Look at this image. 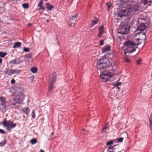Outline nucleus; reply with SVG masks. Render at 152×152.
<instances>
[{
    "instance_id": "13d9d810",
    "label": "nucleus",
    "mask_w": 152,
    "mask_h": 152,
    "mask_svg": "<svg viewBox=\"0 0 152 152\" xmlns=\"http://www.w3.org/2000/svg\"><path fill=\"white\" fill-rule=\"evenodd\" d=\"M46 21H47V22H49V20H47Z\"/></svg>"
},
{
    "instance_id": "20e7f679",
    "label": "nucleus",
    "mask_w": 152,
    "mask_h": 152,
    "mask_svg": "<svg viewBox=\"0 0 152 152\" xmlns=\"http://www.w3.org/2000/svg\"><path fill=\"white\" fill-rule=\"evenodd\" d=\"M117 72L116 67H111V69H109L108 70L103 72L100 75V77L103 82H106L110 80V79L113 75H116Z\"/></svg>"
},
{
    "instance_id": "a19ab883",
    "label": "nucleus",
    "mask_w": 152,
    "mask_h": 152,
    "mask_svg": "<svg viewBox=\"0 0 152 152\" xmlns=\"http://www.w3.org/2000/svg\"><path fill=\"white\" fill-rule=\"evenodd\" d=\"M149 121L150 122H152V112L151 113L149 117Z\"/></svg>"
},
{
    "instance_id": "2eb2a0df",
    "label": "nucleus",
    "mask_w": 152,
    "mask_h": 152,
    "mask_svg": "<svg viewBox=\"0 0 152 152\" xmlns=\"http://www.w3.org/2000/svg\"><path fill=\"white\" fill-rule=\"evenodd\" d=\"M130 8L134 10H138L139 9V6L137 5L132 4L130 6Z\"/></svg>"
},
{
    "instance_id": "f257e3e1",
    "label": "nucleus",
    "mask_w": 152,
    "mask_h": 152,
    "mask_svg": "<svg viewBox=\"0 0 152 152\" xmlns=\"http://www.w3.org/2000/svg\"><path fill=\"white\" fill-rule=\"evenodd\" d=\"M139 35L142 36L143 39L138 38L136 39L134 42L131 40H128L126 41L124 44V54L128 56L127 54L132 53L136 50V48L137 47V46L140 44L141 41L139 42L140 40L145 41L146 40V37L144 32H141L139 33Z\"/></svg>"
},
{
    "instance_id": "8fccbe9b",
    "label": "nucleus",
    "mask_w": 152,
    "mask_h": 152,
    "mask_svg": "<svg viewBox=\"0 0 152 152\" xmlns=\"http://www.w3.org/2000/svg\"><path fill=\"white\" fill-rule=\"evenodd\" d=\"M54 132H52L51 134V135H50V137H53V135H54Z\"/></svg>"
},
{
    "instance_id": "6e6552de",
    "label": "nucleus",
    "mask_w": 152,
    "mask_h": 152,
    "mask_svg": "<svg viewBox=\"0 0 152 152\" xmlns=\"http://www.w3.org/2000/svg\"><path fill=\"white\" fill-rule=\"evenodd\" d=\"M129 10L126 9H120L118 13V16L120 18L125 17L128 15Z\"/></svg>"
},
{
    "instance_id": "4c0bfd02",
    "label": "nucleus",
    "mask_w": 152,
    "mask_h": 152,
    "mask_svg": "<svg viewBox=\"0 0 152 152\" xmlns=\"http://www.w3.org/2000/svg\"><path fill=\"white\" fill-rule=\"evenodd\" d=\"M29 49H28V48H26V47L23 48V51L24 52H28L29 51Z\"/></svg>"
},
{
    "instance_id": "39448f33",
    "label": "nucleus",
    "mask_w": 152,
    "mask_h": 152,
    "mask_svg": "<svg viewBox=\"0 0 152 152\" xmlns=\"http://www.w3.org/2000/svg\"><path fill=\"white\" fill-rule=\"evenodd\" d=\"M1 124L4 127H6L8 131L15 128L16 126L15 123L10 121H7L6 118L4 119L1 123Z\"/></svg>"
},
{
    "instance_id": "4be33fe9",
    "label": "nucleus",
    "mask_w": 152,
    "mask_h": 152,
    "mask_svg": "<svg viewBox=\"0 0 152 152\" xmlns=\"http://www.w3.org/2000/svg\"><path fill=\"white\" fill-rule=\"evenodd\" d=\"M124 139V138L123 137H120L119 138H117L115 140H114V141L115 142H122Z\"/></svg>"
},
{
    "instance_id": "412c9836",
    "label": "nucleus",
    "mask_w": 152,
    "mask_h": 152,
    "mask_svg": "<svg viewBox=\"0 0 152 152\" xmlns=\"http://www.w3.org/2000/svg\"><path fill=\"white\" fill-rule=\"evenodd\" d=\"M21 45V43L19 42H17L15 43V44L13 46V48H16L20 46Z\"/></svg>"
},
{
    "instance_id": "aec40b11",
    "label": "nucleus",
    "mask_w": 152,
    "mask_h": 152,
    "mask_svg": "<svg viewBox=\"0 0 152 152\" xmlns=\"http://www.w3.org/2000/svg\"><path fill=\"white\" fill-rule=\"evenodd\" d=\"M142 2L143 3L144 5L148 4V3H150L152 2L151 0H141Z\"/></svg>"
},
{
    "instance_id": "f8f14e48",
    "label": "nucleus",
    "mask_w": 152,
    "mask_h": 152,
    "mask_svg": "<svg viewBox=\"0 0 152 152\" xmlns=\"http://www.w3.org/2000/svg\"><path fill=\"white\" fill-rule=\"evenodd\" d=\"M23 62V61L20 60V58L19 59L16 58L12 60L10 63L12 64H19Z\"/></svg>"
},
{
    "instance_id": "c85d7f7f",
    "label": "nucleus",
    "mask_w": 152,
    "mask_h": 152,
    "mask_svg": "<svg viewBox=\"0 0 152 152\" xmlns=\"http://www.w3.org/2000/svg\"><path fill=\"white\" fill-rule=\"evenodd\" d=\"M6 54L7 53L5 52H0V56L1 57H4L6 56Z\"/></svg>"
},
{
    "instance_id": "5701e85b",
    "label": "nucleus",
    "mask_w": 152,
    "mask_h": 152,
    "mask_svg": "<svg viewBox=\"0 0 152 152\" xmlns=\"http://www.w3.org/2000/svg\"><path fill=\"white\" fill-rule=\"evenodd\" d=\"M7 142V140L6 139H4L2 141L0 142V147H2L4 146L6 143Z\"/></svg>"
},
{
    "instance_id": "6e6d98bb",
    "label": "nucleus",
    "mask_w": 152,
    "mask_h": 152,
    "mask_svg": "<svg viewBox=\"0 0 152 152\" xmlns=\"http://www.w3.org/2000/svg\"><path fill=\"white\" fill-rule=\"evenodd\" d=\"M31 25V24L30 23H28V26H29Z\"/></svg>"
},
{
    "instance_id": "473e14b6",
    "label": "nucleus",
    "mask_w": 152,
    "mask_h": 152,
    "mask_svg": "<svg viewBox=\"0 0 152 152\" xmlns=\"http://www.w3.org/2000/svg\"><path fill=\"white\" fill-rule=\"evenodd\" d=\"M106 5L108 7L107 10H108L111 7V4L110 3L107 2L106 4Z\"/></svg>"
},
{
    "instance_id": "864d4df0",
    "label": "nucleus",
    "mask_w": 152,
    "mask_h": 152,
    "mask_svg": "<svg viewBox=\"0 0 152 152\" xmlns=\"http://www.w3.org/2000/svg\"><path fill=\"white\" fill-rule=\"evenodd\" d=\"M39 152H44V151L43 150L41 149Z\"/></svg>"
},
{
    "instance_id": "b1692460",
    "label": "nucleus",
    "mask_w": 152,
    "mask_h": 152,
    "mask_svg": "<svg viewBox=\"0 0 152 152\" xmlns=\"http://www.w3.org/2000/svg\"><path fill=\"white\" fill-rule=\"evenodd\" d=\"M37 70V68L35 67H32L31 69V71L33 73H35L36 72Z\"/></svg>"
},
{
    "instance_id": "09e8293b",
    "label": "nucleus",
    "mask_w": 152,
    "mask_h": 152,
    "mask_svg": "<svg viewBox=\"0 0 152 152\" xmlns=\"http://www.w3.org/2000/svg\"><path fill=\"white\" fill-rule=\"evenodd\" d=\"M104 27V25H102V26H100L99 28H103Z\"/></svg>"
},
{
    "instance_id": "49530a36",
    "label": "nucleus",
    "mask_w": 152,
    "mask_h": 152,
    "mask_svg": "<svg viewBox=\"0 0 152 152\" xmlns=\"http://www.w3.org/2000/svg\"><path fill=\"white\" fill-rule=\"evenodd\" d=\"M15 81L14 79H12L11 81V84H13L15 83Z\"/></svg>"
},
{
    "instance_id": "dca6fc26",
    "label": "nucleus",
    "mask_w": 152,
    "mask_h": 152,
    "mask_svg": "<svg viewBox=\"0 0 152 152\" xmlns=\"http://www.w3.org/2000/svg\"><path fill=\"white\" fill-rule=\"evenodd\" d=\"M25 58L26 59V61H33V60L32 58L31 57V54H28L26 55L25 56Z\"/></svg>"
},
{
    "instance_id": "a18cd8bd",
    "label": "nucleus",
    "mask_w": 152,
    "mask_h": 152,
    "mask_svg": "<svg viewBox=\"0 0 152 152\" xmlns=\"http://www.w3.org/2000/svg\"><path fill=\"white\" fill-rule=\"evenodd\" d=\"M0 133L4 134L5 133V132L4 130L2 129H0Z\"/></svg>"
},
{
    "instance_id": "bb28decb",
    "label": "nucleus",
    "mask_w": 152,
    "mask_h": 152,
    "mask_svg": "<svg viewBox=\"0 0 152 152\" xmlns=\"http://www.w3.org/2000/svg\"><path fill=\"white\" fill-rule=\"evenodd\" d=\"M30 142L32 144H34L37 142V140L35 138H33L30 140Z\"/></svg>"
},
{
    "instance_id": "ddd939ff",
    "label": "nucleus",
    "mask_w": 152,
    "mask_h": 152,
    "mask_svg": "<svg viewBox=\"0 0 152 152\" xmlns=\"http://www.w3.org/2000/svg\"><path fill=\"white\" fill-rule=\"evenodd\" d=\"M110 47L109 45H106L102 49V52L103 53L109 51L110 50Z\"/></svg>"
},
{
    "instance_id": "cd10ccee",
    "label": "nucleus",
    "mask_w": 152,
    "mask_h": 152,
    "mask_svg": "<svg viewBox=\"0 0 152 152\" xmlns=\"http://www.w3.org/2000/svg\"><path fill=\"white\" fill-rule=\"evenodd\" d=\"M122 85V83L120 82L115 83L114 84V85L115 86L117 87L118 89H120V88L118 86H121Z\"/></svg>"
},
{
    "instance_id": "37998d69",
    "label": "nucleus",
    "mask_w": 152,
    "mask_h": 152,
    "mask_svg": "<svg viewBox=\"0 0 152 152\" xmlns=\"http://www.w3.org/2000/svg\"><path fill=\"white\" fill-rule=\"evenodd\" d=\"M104 44V40H102L100 41V45H102Z\"/></svg>"
},
{
    "instance_id": "a211bd4d",
    "label": "nucleus",
    "mask_w": 152,
    "mask_h": 152,
    "mask_svg": "<svg viewBox=\"0 0 152 152\" xmlns=\"http://www.w3.org/2000/svg\"><path fill=\"white\" fill-rule=\"evenodd\" d=\"M23 112L27 115H28L30 112V110L28 107H25L22 110Z\"/></svg>"
},
{
    "instance_id": "ea45409f",
    "label": "nucleus",
    "mask_w": 152,
    "mask_h": 152,
    "mask_svg": "<svg viewBox=\"0 0 152 152\" xmlns=\"http://www.w3.org/2000/svg\"><path fill=\"white\" fill-rule=\"evenodd\" d=\"M142 61V60L140 58L137 61V64L139 65L140 64Z\"/></svg>"
},
{
    "instance_id": "f704fd0d",
    "label": "nucleus",
    "mask_w": 152,
    "mask_h": 152,
    "mask_svg": "<svg viewBox=\"0 0 152 152\" xmlns=\"http://www.w3.org/2000/svg\"><path fill=\"white\" fill-rule=\"evenodd\" d=\"M129 2V0H123V3L124 4L127 5Z\"/></svg>"
},
{
    "instance_id": "de8ad7c7",
    "label": "nucleus",
    "mask_w": 152,
    "mask_h": 152,
    "mask_svg": "<svg viewBox=\"0 0 152 152\" xmlns=\"http://www.w3.org/2000/svg\"><path fill=\"white\" fill-rule=\"evenodd\" d=\"M125 61L126 62H130V60L127 58L125 59Z\"/></svg>"
},
{
    "instance_id": "bf43d9fd",
    "label": "nucleus",
    "mask_w": 152,
    "mask_h": 152,
    "mask_svg": "<svg viewBox=\"0 0 152 152\" xmlns=\"http://www.w3.org/2000/svg\"><path fill=\"white\" fill-rule=\"evenodd\" d=\"M137 30H140V29H137Z\"/></svg>"
},
{
    "instance_id": "c9c22d12",
    "label": "nucleus",
    "mask_w": 152,
    "mask_h": 152,
    "mask_svg": "<svg viewBox=\"0 0 152 152\" xmlns=\"http://www.w3.org/2000/svg\"><path fill=\"white\" fill-rule=\"evenodd\" d=\"M108 129V128L106 126V127H104L102 130V132H103V133H105V132H106V131H105V130L107 129Z\"/></svg>"
},
{
    "instance_id": "7ed1b4c3",
    "label": "nucleus",
    "mask_w": 152,
    "mask_h": 152,
    "mask_svg": "<svg viewBox=\"0 0 152 152\" xmlns=\"http://www.w3.org/2000/svg\"><path fill=\"white\" fill-rule=\"evenodd\" d=\"M23 90L20 89V91H17L15 94V97L13 99L14 102L10 104L11 107L14 109H17L18 107L17 104H21L24 99V96L22 93Z\"/></svg>"
},
{
    "instance_id": "e433bc0d",
    "label": "nucleus",
    "mask_w": 152,
    "mask_h": 152,
    "mask_svg": "<svg viewBox=\"0 0 152 152\" xmlns=\"http://www.w3.org/2000/svg\"><path fill=\"white\" fill-rule=\"evenodd\" d=\"M39 7H40V8L39 9V10H42V12L45 9V7H43L42 6V5L40 6H39Z\"/></svg>"
},
{
    "instance_id": "f3484780",
    "label": "nucleus",
    "mask_w": 152,
    "mask_h": 152,
    "mask_svg": "<svg viewBox=\"0 0 152 152\" xmlns=\"http://www.w3.org/2000/svg\"><path fill=\"white\" fill-rule=\"evenodd\" d=\"M99 20H93L91 21V23L90 26V28L93 27L99 21Z\"/></svg>"
},
{
    "instance_id": "6ab92c4d",
    "label": "nucleus",
    "mask_w": 152,
    "mask_h": 152,
    "mask_svg": "<svg viewBox=\"0 0 152 152\" xmlns=\"http://www.w3.org/2000/svg\"><path fill=\"white\" fill-rule=\"evenodd\" d=\"M146 26L143 23L140 24L137 28H146Z\"/></svg>"
},
{
    "instance_id": "a878e982",
    "label": "nucleus",
    "mask_w": 152,
    "mask_h": 152,
    "mask_svg": "<svg viewBox=\"0 0 152 152\" xmlns=\"http://www.w3.org/2000/svg\"><path fill=\"white\" fill-rule=\"evenodd\" d=\"M20 72V71L19 70L17 69H13V74H19Z\"/></svg>"
},
{
    "instance_id": "423d86ee",
    "label": "nucleus",
    "mask_w": 152,
    "mask_h": 152,
    "mask_svg": "<svg viewBox=\"0 0 152 152\" xmlns=\"http://www.w3.org/2000/svg\"><path fill=\"white\" fill-rule=\"evenodd\" d=\"M56 79V73L55 72H53L52 74L51 77V79L50 82V85L48 88V91H51L53 87V86Z\"/></svg>"
},
{
    "instance_id": "c03bdc74",
    "label": "nucleus",
    "mask_w": 152,
    "mask_h": 152,
    "mask_svg": "<svg viewBox=\"0 0 152 152\" xmlns=\"http://www.w3.org/2000/svg\"><path fill=\"white\" fill-rule=\"evenodd\" d=\"M149 126L150 127L151 130H152V122H150Z\"/></svg>"
},
{
    "instance_id": "9b49d317",
    "label": "nucleus",
    "mask_w": 152,
    "mask_h": 152,
    "mask_svg": "<svg viewBox=\"0 0 152 152\" xmlns=\"http://www.w3.org/2000/svg\"><path fill=\"white\" fill-rule=\"evenodd\" d=\"M129 29H118V33L122 34H127L129 31Z\"/></svg>"
},
{
    "instance_id": "0eeeda50",
    "label": "nucleus",
    "mask_w": 152,
    "mask_h": 152,
    "mask_svg": "<svg viewBox=\"0 0 152 152\" xmlns=\"http://www.w3.org/2000/svg\"><path fill=\"white\" fill-rule=\"evenodd\" d=\"M78 20V16L77 14L72 16L71 18H69V26L71 27H74L75 25L76 22Z\"/></svg>"
},
{
    "instance_id": "72a5a7b5",
    "label": "nucleus",
    "mask_w": 152,
    "mask_h": 152,
    "mask_svg": "<svg viewBox=\"0 0 152 152\" xmlns=\"http://www.w3.org/2000/svg\"><path fill=\"white\" fill-rule=\"evenodd\" d=\"M31 117L33 118H34L35 117V115L34 110H33L32 112Z\"/></svg>"
},
{
    "instance_id": "4468645a",
    "label": "nucleus",
    "mask_w": 152,
    "mask_h": 152,
    "mask_svg": "<svg viewBox=\"0 0 152 152\" xmlns=\"http://www.w3.org/2000/svg\"><path fill=\"white\" fill-rule=\"evenodd\" d=\"M45 5L48 10H50L52 8H53V6L51 4H50L49 3H46Z\"/></svg>"
},
{
    "instance_id": "3c124183",
    "label": "nucleus",
    "mask_w": 152,
    "mask_h": 152,
    "mask_svg": "<svg viewBox=\"0 0 152 152\" xmlns=\"http://www.w3.org/2000/svg\"><path fill=\"white\" fill-rule=\"evenodd\" d=\"M2 61V60L1 58H0V64H1Z\"/></svg>"
},
{
    "instance_id": "7c9ffc66",
    "label": "nucleus",
    "mask_w": 152,
    "mask_h": 152,
    "mask_svg": "<svg viewBox=\"0 0 152 152\" xmlns=\"http://www.w3.org/2000/svg\"><path fill=\"white\" fill-rule=\"evenodd\" d=\"M113 147L110 146L108 149V152H113Z\"/></svg>"
},
{
    "instance_id": "1a4fd4ad",
    "label": "nucleus",
    "mask_w": 152,
    "mask_h": 152,
    "mask_svg": "<svg viewBox=\"0 0 152 152\" xmlns=\"http://www.w3.org/2000/svg\"><path fill=\"white\" fill-rule=\"evenodd\" d=\"M129 18H126L125 20V22L122 23L121 25L119 27L120 28H130V27L128 24V22H129Z\"/></svg>"
},
{
    "instance_id": "393cba45",
    "label": "nucleus",
    "mask_w": 152,
    "mask_h": 152,
    "mask_svg": "<svg viewBox=\"0 0 152 152\" xmlns=\"http://www.w3.org/2000/svg\"><path fill=\"white\" fill-rule=\"evenodd\" d=\"M99 33L98 36L99 37H100L103 33L104 32V29H99Z\"/></svg>"
},
{
    "instance_id": "9d476101",
    "label": "nucleus",
    "mask_w": 152,
    "mask_h": 152,
    "mask_svg": "<svg viewBox=\"0 0 152 152\" xmlns=\"http://www.w3.org/2000/svg\"><path fill=\"white\" fill-rule=\"evenodd\" d=\"M13 69H10L9 68L5 69L4 71V74L9 76H11L13 74Z\"/></svg>"
},
{
    "instance_id": "4d7b16f0",
    "label": "nucleus",
    "mask_w": 152,
    "mask_h": 152,
    "mask_svg": "<svg viewBox=\"0 0 152 152\" xmlns=\"http://www.w3.org/2000/svg\"><path fill=\"white\" fill-rule=\"evenodd\" d=\"M141 30H141V31H143L144 30H145V29H141Z\"/></svg>"
},
{
    "instance_id": "2f4dec72",
    "label": "nucleus",
    "mask_w": 152,
    "mask_h": 152,
    "mask_svg": "<svg viewBox=\"0 0 152 152\" xmlns=\"http://www.w3.org/2000/svg\"><path fill=\"white\" fill-rule=\"evenodd\" d=\"M22 5L24 8L27 9L28 7V3L23 4Z\"/></svg>"
},
{
    "instance_id": "5fc2aeb1",
    "label": "nucleus",
    "mask_w": 152,
    "mask_h": 152,
    "mask_svg": "<svg viewBox=\"0 0 152 152\" xmlns=\"http://www.w3.org/2000/svg\"><path fill=\"white\" fill-rule=\"evenodd\" d=\"M94 18H95V19H96V20H99V19H98V18H96V17H94Z\"/></svg>"
},
{
    "instance_id": "c756f323",
    "label": "nucleus",
    "mask_w": 152,
    "mask_h": 152,
    "mask_svg": "<svg viewBox=\"0 0 152 152\" xmlns=\"http://www.w3.org/2000/svg\"><path fill=\"white\" fill-rule=\"evenodd\" d=\"M0 100L2 103V104H4L6 102L5 99L3 97H0Z\"/></svg>"
},
{
    "instance_id": "79ce46f5",
    "label": "nucleus",
    "mask_w": 152,
    "mask_h": 152,
    "mask_svg": "<svg viewBox=\"0 0 152 152\" xmlns=\"http://www.w3.org/2000/svg\"><path fill=\"white\" fill-rule=\"evenodd\" d=\"M42 3H43V2H42V0H41L39 2L38 5L37 6V7H39V6H42Z\"/></svg>"
},
{
    "instance_id": "f03ea898",
    "label": "nucleus",
    "mask_w": 152,
    "mask_h": 152,
    "mask_svg": "<svg viewBox=\"0 0 152 152\" xmlns=\"http://www.w3.org/2000/svg\"><path fill=\"white\" fill-rule=\"evenodd\" d=\"M97 66L99 70L105 68L108 69H111V67H115V63L113 60L107 58L99 59L97 63Z\"/></svg>"
},
{
    "instance_id": "58836bf2",
    "label": "nucleus",
    "mask_w": 152,
    "mask_h": 152,
    "mask_svg": "<svg viewBox=\"0 0 152 152\" xmlns=\"http://www.w3.org/2000/svg\"><path fill=\"white\" fill-rule=\"evenodd\" d=\"M113 143V141H110L107 142L106 144L108 145H110Z\"/></svg>"
},
{
    "instance_id": "603ef678",
    "label": "nucleus",
    "mask_w": 152,
    "mask_h": 152,
    "mask_svg": "<svg viewBox=\"0 0 152 152\" xmlns=\"http://www.w3.org/2000/svg\"><path fill=\"white\" fill-rule=\"evenodd\" d=\"M124 134H125V135L127 137V133L125 132V133H124Z\"/></svg>"
}]
</instances>
